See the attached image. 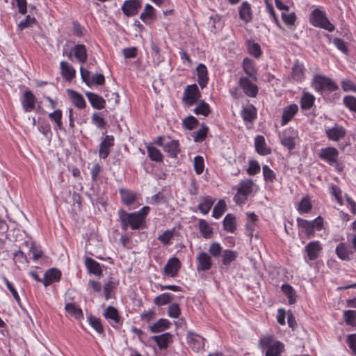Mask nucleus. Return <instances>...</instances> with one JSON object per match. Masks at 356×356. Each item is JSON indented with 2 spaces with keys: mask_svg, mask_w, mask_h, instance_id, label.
Returning <instances> with one entry per match:
<instances>
[{
  "mask_svg": "<svg viewBox=\"0 0 356 356\" xmlns=\"http://www.w3.org/2000/svg\"><path fill=\"white\" fill-rule=\"evenodd\" d=\"M259 347L265 356H282L285 350L284 343L275 339L273 335L261 337Z\"/></svg>",
  "mask_w": 356,
  "mask_h": 356,
  "instance_id": "nucleus-1",
  "label": "nucleus"
},
{
  "mask_svg": "<svg viewBox=\"0 0 356 356\" xmlns=\"http://www.w3.org/2000/svg\"><path fill=\"white\" fill-rule=\"evenodd\" d=\"M118 216L121 222V227L124 231L127 230L129 227L133 230L139 229L144 224L138 213H127L122 209L118 211Z\"/></svg>",
  "mask_w": 356,
  "mask_h": 356,
  "instance_id": "nucleus-2",
  "label": "nucleus"
},
{
  "mask_svg": "<svg viewBox=\"0 0 356 356\" xmlns=\"http://www.w3.org/2000/svg\"><path fill=\"white\" fill-rule=\"evenodd\" d=\"M155 143L162 147L163 150L168 153L171 158H176L180 153L179 143L177 140H171L168 136H158L155 140Z\"/></svg>",
  "mask_w": 356,
  "mask_h": 356,
  "instance_id": "nucleus-3",
  "label": "nucleus"
},
{
  "mask_svg": "<svg viewBox=\"0 0 356 356\" xmlns=\"http://www.w3.org/2000/svg\"><path fill=\"white\" fill-rule=\"evenodd\" d=\"M310 23L316 26L332 32L334 30V26L330 22L325 13L318 8L314 9L311 13Z\"/></svg>",
  "mask_w": 356,
  "mask_h": 356,
  "instance_id": "nucleus-4",
  "label": "nucleus"
},
{
  "mask_svg": "<svg viewBox=\"0 0 356 356\" xmlns=\"http://www.w3.org/2000/svg\"><path fill=\"white\" fill-rule=\"evenodd\" d=\"M312 86L318 92L328 91L332 92L339 88L337 83L330 78L322 75H316L314 77Z\"/></svg>",
  "mask_w": 356,
  "mask_h": 356,
  "instance_id": "nucleus-5",
  "label": "nucleus"
},
{
  "mask_svg": "<svg viewBox=\"0 0 356 356\" xmlns=\"http://www.w3.org/2000/svg\"><path fill=\"white\" fill-rule=\"evenodd\" d=\"M80 73L83 81L88 86H91L94 84L102 86L105 83V77L102 74L96 73L90 76V72L82 66L80 67Z\"/></svg>",
  "mask_w": 356,
  "mask_h": 356,
  "instance_id": "nucleus-6",
  "label": "nucleus"
},
{
  "mask_svg": "<svg viewBox=\"0 0 356 356\" xmlns=\"http://www.w3.org/2000/svg\"><path fill=\"white\" fill-rule=\"evenodd\" d=\"M201 94L196 84L188 86L184 92L182 100L188 105H193L200 97Z\"/></svg>",
  "mask_w": 356,
  "mask_h": 356,
  "instance_id": "nucleus-7",
  "label": "nucleus"
},
{
  "mask_svg": "<svg viewBox=\"0 0 356 356\" xmlns=\"http://www.w3.org/2000/svg\"><path fill=\"white\" fill-rule=\"evenodd\" d=\"M338 156L339 151L335 147H332L322 148L318 153V157L330 165H333L337 163Z\"/></svg>",
  "mask_w": 356,
  "mask_h": 356,
  "instance_id": "nucleus-8",
  "label": "nucleus"
},
{
  "mask_svg": "<svg viewBox=\"0 0 356 356\" xmlns=\"http://www.w3.org/2000/svg\"><path fill=\"white\" fill-rule=\"evenodd\" d=\"M114 137L111 135H106L99 145V156L101 159H106L111 152V149L114 146Z\"/></svg>",
  "mask_w": 356,
  "mask_h": 356,
  "instance_id": "nucleus-9",
  "label": "nucleus"
},
{
  "mask_svg": "<svg viewBox=\"0 0 356 356\" xmlns=\"http://www.w3.org/2000/svg\"><path fill=\"white\" fill-rule=\"evenodd\" d=\"M141 6V0H127L122 6V10L127 17H131L138 14Z\"/></svg>",
  "mask_w": 356,
  "mask_h": 356,
  "instance_id": "nucleus-10",
  "label": "nucleus"
},
{
  "mask_svg": "<svg viewBox=\"0 0 356 356\" xmlns=\"http://www.w3.org/2000/svg\"><path fill=\"white\" fill-rule=\"evenodd\" d=\"M181 262L177 257L170 258L166 263L163 268V275L165 276L175 277L177 275L181 268Z\"/></svg>",
  "mask_w": 356,
  "mask_h": 356,
  "instance_id": "nucleus-11",
  "label": "nucleus"
},
{
  "mask_svg": "<svg viewBox=\"0 0 356 356\" xmlns=\"http://www.w3.org/2000/svg\"><path fill=\"white\" fill-rule=\"evenodd\" d=\"M204 338L195 332H188L187 333L188 344L195 352H198L204 348Z\"/></svg>",
  "mask_w": 356,
  "mask_h": 356,
  "instance_id": "nucleus-12",
  "label": "nucleus"
},
{
  "mask_svg": "<svg viewBox=\"0 0 356 356\" xmlns=\"http://www.w3.org/2000/svg\"><path fill=\"white\" fill-rule=\"evenodd\" d=\"M197 261V270L198 272L200 271H207L210 270L212 267V261L211 256L205 252H200L196 257Z\"/></svg>",
  "mask_w": 356,
  "mask_h": 356,
  "instance_id": "nucleus-13",
  "label": "nucleus"
},
{
  "mask_svg": "<svg viewBox=\"0 0 356 356\" xmlns=\"http://www.w3.org/2000/svg\"><path fill=\"white\" fill-rule=\"evenodd\" d=\"M335 252L337 257L342 261H350L354 256L352 248L342 242L337 245Z\"/></svg>",
  "mask_w": 356,
  "mask_h": 356,
  "instance_id": "nucleus-14",
  "label": "nucleus"
},
{
  "mask_svg": "<svg viewBox=\"0 0 356 356\" xmlns=\"http://www.w3.org/2000/svg\"><path fill=\"white\" fill-rule=\"evenodd\" d=\"M239 85L244 93L250 97H255L258 93V87L252 83L247 77H241L239 79Z\"/></svg>",
  "mask_w": 356,
  "mask_h": 356,
  "instance_id": "nucleus-15",
  "label": "nucleus"
},
{
  "mask_svg": "<svg viewBox=\"0 0 356 356\" xmlns=\"http://www.w3.org/2000/svg\"><path fill=\"white\" fill-rule=\"evenodd\" d=\"M321 250V245L318 241H311L305 247V252L311 261H314L318 257Z\"/></svg>",
  "mask_w": 356,
  "mask_h": 356,
  "instance_id": "nucleus-16",
  "label": "nucleus"
},
{
  "mask_svg": "<svg viewBox=\"0 0 356 356\" xmlns=\"http://www.w3.org/2000/svg\"><path fill=\"white\" fill-rule=\"evenodd\" d=\"M325 134L329 140L339 141L344 138L346 131L342 126L335 124L334 127L326 129Z\"/></svg>",
  "mask_w": 356,
  "mask_h": 356,
  "instance_id": "nucleus-17",
  "label": "nucleus"
},
{
  "mask_svg": "<svg viewBox=\"0 0 356 356\" xmlns=\"http://www.w3.org/2000/svg\"><path fill=\"white\" fill-rule=\"evenodd\" d=\"M61 277V272L57 268H53L49 269L44 275L42 283L44 286H47L54 282H59Z\"/></svg>",
  "mask_w": 356,
  "mask_h": 356,
  "instance_id": "nucleus-18",
  "label": "nucleus"
},
{
  "mask_svg": "<svg viewBox=\"0 0 356 356\" xmlns=\"http://www.w3.org/2000/svg\"><path fill=\"white\" fill-rule=\"evenodd\" d=\"M159 346V349H166L169 344L172 342V334L170 332H165L160 335H154L151 337Z\"/></svg>",
  "mask_w": 356,
  "mask_h": 356,
  "instance_id": "nucleus-19",
  "label": "nucleus"
},
{
  "mask_svg": "<svg viewBox=\"0 0 356 356\" xmlns=\"http://www.w3.org/2000/svg\"><path fill=\"white\" fill-rule=\"evenodd\" d=\"M119 193L122 202L127 206L134 204L137 200V194L133 191L122 188L119 189Z\"/></svg>",
  "mask_w": 356,
  "mask_h": 356,
  "instance_id": "nucleus-20",
  "label": "nucleus"
},
{
  "mask_svg": "<svg viewBox=\"0 0 356 356\" xmlns=\"http://www.w3.org/2000/svg\"><path fill=\"white\" fill-rule=\"evenodd\" d=\"M86 96L94 108L100 110L105 108L106 101L102 97L92 92H86Z\"/></svg>",
  "mask_w": 356,
  "mask_h": 356,
  "instance_id": "nucleus-21",
  "label": "nucleus"
},
{
  "mask_svg": "<svg viewBox=\"0 0 356 356\" xmlns=\"http://www.w3.org/2000/svg\"><path fill=\"white\" fill-rule=\"evenodd\" d=\"M103 316L106 319L110 320L115 324H122L123 321L120 316L118 309L113 306H108L104 310Z\"/></svg>",
  "mask_w": 356,
  "mask_h": 356,
  "instance_id": "nucleus-22",
  "label": "nucleus"
},
{
  "mask_svg": "<svg viewBox=\"0 0 356 356\" xmlns=\"http://www.w3.org/2000/svg\"><path fill=\"white\" fill-rule=\"evenodd\" d=\"M254 147L257 152L262 156L271 153L270 148L267 147L265 138L261 135H258L254 138Z\"/></svg>",
  "mask_w": 356,
  "mask_h": 356,
  "instance_id": "nucleus-23",
  "label": "nucleus"
},
{
  "mask_svg": "<svg viewBox=\"0 0 356 356\" xmlns=\"http://www.w3.org/2000/svg\"><path fill=\"white\" fill-rule=\"evenodd\" d=\"M298 111V106L297 104H293L285 107L283 110L282 116L281 125L284 126L297 113Z\"/></svg>",
  "mask_w": 356,
  "mask_h": 356,
  "instance_id": "nucleus-24",
  "label": "nucleus"
},
{
  "mask_svg": "<svg viewBox=\"0 0 356 356\" xmlns=\"http://www.w3.org/2000/svg\"><path fill=\"white\" fill-rule=\"evenodd\" d=\"M35 97L30 90H26L24 93L22 104L26 112H30L35 108Z\"/></svg>",
  "mask_w": 356,
  "mask_h": 356,
  "instance_id": "nucleus-25",
  "label": "nucleus"
},
{
  "mask_svg": "<svg viewBox=\"0 0 356 356\" xmlns=\"http://www.w3.org/2000/svg\"><path fill=\"white\" fill-rule=\"evenodd\" d=\"M60 68L62 76L67 81H70L75 77L76 71L67 62L61 61L60 63Z\"/></svg>",
  "mask_w": 356,
  "mask_h": 356,
  "instance_id": "nucleus-26",
  "label": "nucleus"
},
{
  "mask_svg": "<svg viewBox=\"0 0 356 356\" xmlns=\"http://www.w3.org/2000/svg\"><path fill=\"white\" fill-rule=\"evenodd\" d=\"M196 71L197 74V82L201 88H204L209 81L207 68L205 65L200 63L197 65Z\"/></svg>",
  "mask_w": 356,
  "mask_h": 356,
  "instance_id": "nucleus-27",
  "label": "nucleus"
},
{
  "mask_svg": "<svg viewBox=\"0 0 356 356\" xmlns=\"http://www.w3.org/2000/svg\"><path fill=\"white\" fill-rule=\"evenodd\" d=\"M140 19L145 24H149L156 19L154 8L150 4H146Z\"/></svg>",
  "mask_w": 356,
  "mask_h": 356,
  "instance_id": "nucleus-28",
  "label": "nucleus"
},
{
  "mask_svg": "<svg viewBox=\"0 0 356 356\" xmlns=\"http://www.w3.org/2000/svg\"><path fill=\"white\" fill-rule=\"evenodd\" d=\"M76 59L81 63H86L88 59L87 49L84 44H76L72 50Z\"/></svg>",
  "mask_w": 356,
  "mask_h": 356,
  "instance_id": "nucleus-29",
  "label": "nucleus"
},
{
  "mask_svg": "<svg viewBox=\"0 0 356 356\" xmlns=\"http://www.w3.org/2000/svg\"><path fill=\"white\" fill-rule=\"evenodd\" d=\"M243 69L250 78L254 81L257 80V69L254 66V62L251 59L248 58L243 59Z\"/></svg>",
  "mask_w": 356,
  "mask_h": 356,
  "instance_id": "nucleus-30",
  "label": "nucleus"
},
{
  "mask_svg": "<svg viewBox=\"0 0 356 356\" xmlns=\"http://www.w3.org/2000/svg\"><path fill=\"white\" fill-rule=\"evenodd\" d=\"M241 114L244 122L252 123L257 118V109L253 105H250L243 108Z\"/></svg>",
  "mask_w": 356,
  "mask_h": 356,
  "instance_id": "nucleus-31",
  "label": "nucleus"
},
{
  "mask_svg": "<svg viewBox=\"0 0 356 356\" xmlns=\"http://www.w3.org/2000/svg\"><path fill=\"white\" fill-rule=\"evenodd\" d=\"M67 93L76 107L79 109L86 108V103L82 95L72 90H67Z\"/></svg>",
  "mask_w": 356,
  "mask_h": 356,
  "instance_id": "nucleus-32",
  "label": "nucleus"
},
{
  "mask_svg": "<svg viewBox=\"0 0 356 356\" xmlns=\"http://www.w3.org/2000/svg\"><path fill=\"white\" fill-rule=\"evenodd\" d=\"M170 322L168 319L160 318L153 325L149 326V330L152 333H159L168 330L170 327Z\"/></svg>",
  "mask_w": 356,
  "mask_h": 356,
  "instance_id": "nucleus-33",
  "label": "nucleus"
},
{
  "mask_svg": "<svg viewBox=\"0 0 356 356\" xmlns=\"http://www.w3.org/2000/svg\"><path fill=\"white\" fill-rule=\"evenodd\" d=\"M239 17L245 23L252 20V11L250 5L248 2H243L239 7Z\"/></svg>",
  "mask_w": 356,
  "mask_h": 356,
  "instance_id": "nucleus-34",
  "label": "nucleus"
},
{
  "mask_svg": "<svg viewBox=\"0 0 356 356\" xmlns=\"http://www.w3.org/2000/svg\"><path fill=\"white\" fill-rule=\"evenodd\" d=\"M85 264L90 273L95 275H100L102 273L100 264L93 259L86 257L85 260Z\"/></svg>",
  "mask_w": 356,
  "mask_h": 356,
  "instance_id": "nucleus-35",
  "label": "nucleus"
},
{
  "mask_svg": "<svg viewBox=\"0 0 356 356\" xmlns=\"http://www.w3.org/2000/svg\"><path fill=\"white\" fill-rule=\"evenodd\" d=\"M238 257V253L232 250L226 249L222 254V264L229 266L232 262L234 261Z\"/></svg>",
  "mask_w": 356,
  "mask_h": 356,
  "instance_id": "nucleus-36",
  "label": "nucleus"
},
{
  "mask_svg": "<svg viewBox=\"0 0 356 356\" xmlns=\"http://www.w3.org/2000/svg\"><path fill=\"white\" fill-rule=\"evenodd\" d=\"M63 113L60 109L55 110L54 112L50 113L48 115L49 118L56 124L55 129L63 130V124L62 122Z\"/></svg>",
  "mask_w": 356,
  "mask_h": 356,
  "instance_id": "nucleus-37",
  "label": "nucleus"
},
{
  "mask_svg": "<svg viewBox=\"0 0 356 356\" xmlns=\"http://www.w3.org/2000/svg\"><path fill=\"white\" fill-rule=\"evenodd\" d=\"M215 200L210 196L203 197L198 205V209L202 214H207L214 204Z\"/></svg>",
  "mask_w": 356,
  "mask_h": 356,
  "instance_id": "nucleus-38",
  "label": "nucleus"
},
{
  "mask_svg": "<svg viewBox=\"0 0 356 356\" xmlns=\"http://www.w3.org/2000/svg\"><path fill=\"white\" fill-rule=\"evenodd\" d=\"M223 227L227 232H234L236 229V218L232 214L228 213L226 215L223 220Z\"/></svg>",
  "mask_w": 356,
  "mask_h": 356,
  "instance_id": "nucleus-39",
  "label": "nucleus"
},
{
  "mask_svg": "<svg viewBox=\"0 0 356 356\" xmlns=\"http://www.w3.org/2000/svg\"><path fill=\"white\" fill-rule=\"evenodd\" d=\"M282 291L288 298L289 303L293 305L296 302V293L289 284H284L281 286Z\"/></svg>",
  "mask_w": 356,
  "mask_h": 356,
  "instance_id": "nucleus-40",
  "label": "nucleus"
},
{
  "mask_svg": "<svg viewBox=\"0 0 356 356\" xmlns=\"http://www.w3.org/2000/svg\"><path fill=\"white\" fill-rule=\"evenodd\" d=\"M174 299V295L170 293H164L154 299V303L159 306H163L170 304Z\"/></svg>",
  "mask_w": 356,
  "mask_h": 356,
  "instance_id": "nucleus-41",
  "label": "nucleus"
},
{
  "mask_svg": "<svg viewBox=\"0 0 356 356\" xmlns=\"http://www.w3.org/2000/svg\"><path fill=\"white\" fill-rule=\"evenodd\" d=\"M297 224L298 227L305 233L307 237L311 238L314 236L313 229H312L310 225V221L305 220L301 218H298Z\"/></svg>",
  "mask_w": 356,
  "mask_h": 356,
  "instance_id": "nucleus-42",
  "label": "nucleus"
},
{
  "mask_svg": "<svg viewBox=\"0 0 356 356\" xmlns=\"http://www.w3.org/2000/svg\"><path fill=\"white\" fill-rule=\"evenodd\" d=\"M66 312L76 319L83 318V314L81 309L73 303H67L65 307Z\"/></svg>",
  "mask_w": 356,
  "mask_h": 356,
  "instance_id": "nucleus-43",
  "label": "nucleus"
},
{
  "mask_svg": "<svg viewBox=\"0 0 356 356\" xmlns=\"http://www.w3.org/2000/svg\"><path fill=\"white\" fill-rule=\"evenodd\" d=\"M198 227L202 236L205 238H211L213 233V228H211L208 222L203 219L199 220Z\"/></svg>",
  "mask_w": 356,
  "mask_h": 356,
  "instance_id": "nucleus-44",
  "label": "nucleus"
},
{
  "mask_svg": "<svg viewBox=\"0 0 356 356\" xmlns=\"http://www.w3.org/2000/svg\"><path fill=\"white\" fill-rule=\"evenodd\" d=\"M305 68L302 64L296 63L292 69V77L296 81L300 82L304 79Z\"/></svg>",
  "mask_w": 356,
  "mask_h": 356,
  "instance_id": "nucleus-45",
  "label": "nucleus"
},
{
  "mask_svg": "<svg viewBox=\"0 0 356 356\" xmlns=\"http://www.w3.org/2000/svg\"><path fill=\"white\" fill-rule=\"evenodd\" d=\"M147 151L148 156L152 161L156 162H161L163 161V156L157 148L148 145L147 146Z\"/></svg>",
  "mask_w": 356,
  "mask_h": 356,
  "instance_id": "nucleus-46",
  "label": "nucleus"
},
{
  "mask_svg": "<svg viewBox=\"0 0 356 356\" xmlns=\"http://www.w3.org/2000/svg\"><path fill=\"white\" fill-rule=\"evenodd\" d=\"M92 123L94 124L99 129H105L106 128V121L104 118L101 113H94L91 117Z\"/></svg>",
  "mask_w": 356,
  "mask_h": 356,
  "instance_id": "nucleus-47",
  "label": "nucleus"
},
{
  "mask_svg": "<svg viewBox=\"0 0 356 356\" xmlns=\"http://www.w3.org/2000/svg\"><path fill=\"white\" fill-rule=\"evenodd\" d=\"M315 98L314 97L309 93L306 92L303 95L302 97L301 98V108L303 110H309L310 109L312 106L314 105Z\"/></svg>",
  "mask_w": 356,
  "mask_h": 356,
  "instance_id": "nucleus-48",
  "label": "nucleus"
},
{
  "mask_svg": "<svg viewBox=\"0 0 356 356\" xmlns=\"http://www.w3.org/2000/svg\"><path fill=\"white\" fill-rule=\"evenodd\" d=\"M343 105L351 112L356 113V97L353 95H346L343 98Z\"/></svg>",
  "mask_w": 356,
  "mask_h": 356,
  "instance_id": "nucleus-49",
  "label": "nucleus"
},
{
  "mask_svg": "<svg viewBox=\"0 0 356 356\" xmlns=\"http://www.w3.org/2000/svg\"><path fill=\"white\" fill-rule=\"evenodd\" d=\"M193 112L196 115H202L204 116H208L211 113L209 105L205 102H201L197 106H196Z\"/></svg>",
  "mask_w": 356,
  "mask_h": 356,
  "instance_id": "nucleus-50",
  "label": "nucleus"
},
{
  "mask_svg": "<svg viewBox=\"0 0 356 356\" xmlns=\"http://www.w3.org/2000/svg\"><path fill=\"white\" fill-rule=\"evenodd\" d=\"M226 210V204L223 200L218 201L217 204L214 207L212 216L215 218H220Z\"/></svg>",
  "mask_w": 356,
  "mask_h": 356,
  "instance_id": "nucleus-51",
  "label": "nucleus"
},
{
  "mask_svg": "<svg viewBox=\"0 0 356 356\" xmlns=\"http://www.w3.org/2000/svg\"><path fill=\"white\" fill-rule=\"evenodd\" d=\"M88 320L89 324L97 333L102 334L104 332V327L100 318L90 316L88 317Z\"/></svg>",
  "mask_w": 356,
  "mask_h": 356,
  "instance_id": "nucleus-52",
  "label": "nucleus"
},
{
  "mask_svg": "<svg viewBox=\"0 0 356 356\" xmlns=\"http://www.w3.org/2000/svg\"><path fill=\"white\" fill-rule=\"evenodd\" d=\"M263 176L265 181L273 183L276 179L275 172L267 165H264L262 168Z\"/></svg>",
  "mask_w": 356,
  "mask_h": 356,
  "instance_id": "nucleus-53",
  "label": "nucleus"
},
{
  "mask_svg": "<svg viewBox=\"0 0 356 356\" xmlns=\"http://www.w3.org/2000/svg\"><path fill=\"white\" fill-rule=\"evenodd\" d=\"M253 182L251 179L241 182L238 191L248 196L252 191Z\"/></svg>",
  "mask_w": 356,
  "mask_h": 356,
  "instance_id": "nucleus-54",
  "label": "nucleus"
},
{
  "mask_svg": "<svg viewBox=\"0 0 356 356\" xmlns=\"http://www.w3.org/2000/svg\"><path fill=\"white\" fill-rule=\"evenodd\" d=\"M343 318L346 324L353 326L355 325L356 310H346L343 312Z\"/></svg>",
  "mask_w": 356,
  "mask_h": 356,
  "instance_id": "nucleus-55",
  "label": "nucleus"
},
{
  "mask_svg": "<svg viewBox=\"0 0 356 356\" xmlns=\"http://www.w3.org/2000/svg\"><path fill=\"white\" fill-rule=\"evenodd\" d=\"M312 204L307 197H303L299 203L298 210L300 213H308L312 210Z\"/></svg>",
  "mask_w": 356,
  "mask_h": 356,
  "instance_id": "nucleus-56",
  "label": "nucleus"
},
{
  "mask_svg": "<svg viewBox=\"0 0 356 356\" xmlns=\"http://www.w3.org/2000/svg\"><path fill=\"white\" fill-rule=\"evenodd\" d=\"M152 56L157 64L164 60V58L161 54L159 47L154 42L151 43Z\"/></svg>",
  "mask_w": 356,
  "mask_h": 356,
  "instance_id": "nucleus-57",
  "label": "nucleus"
},
{
  "mask_svg": "<svg viewBox=\"0 0 356 356\" xmlns=\"http://www.w3.org/2000/svg\"><path fill=\"white\" fill-rule=\"evenodd\" d=\"M210 256L214 258L219 257L223 252V250L220 243L217 242L212 243L209 248Z\"/></svg>",
  "mask_w": 356,
  "mask_h": 356,
  "instance_id": "nucleus-58",
  "label": "nucleus"
},
{
  "mask_svg": "<svg viewBox=\"0 0 356 356\" xmlns=\"http://www.w3.org/2000/svg\"><path fill=\"white\" fill-rule=\"evenodd\" d=\"M198 120L193 115H189L183 120V126L188 130H193L198 125Z\"/></svg>",
  "mask_w": 356,
  "mask_h": 356,
  "instance_id": "nucleus-59",
  "label": "nucleus"
},
{
  "mask_svg": "<svg viewBox=\"0 0 356 356\" xmlns=\"http://www.w3.org/2000/svg\"><path fill=\"white\" fill-rule=\"evenodd\" d=\"M208 131V127L203 124L202 127L195 132L194 141L197 143L202 142L206 138Z\"/></svg>",
  "mask_w": 356,
  "mask_h": 356,
  "instance_id": "nucleus-60",
  "label": "nucleus"
},
{
  "mask_svg": "<svg viewBox=\"0 0 356 356\" xmlns=\"http://www.w3.org/2000/svg\"><path fill=\"white\" fill-rule=\"evenodd\" d=\"M204 168V161L202 156L197 155L194 158V170L197 175H201Z\"/></svg>",
  "mask_w": 356,
  "mask_h": 356,
  "instance_id": "nucleus-61",
  "label": "nucleus"
},
{
  "mask_svg": "<svg viewBox=\"0 0 356 356\" xmlns=\"http://www.w3.org/2000/svg\"><path fill=\"white\" fill-rule=\"evenodd\" d=\"M261 170V167L258 161L255 160H250L248 163V168L247 172L249 175H255Z\"/></svg>",
  "mask_w": 356,
  "mask_h": 356,
  "instance_id": "nucleus-62",
  "label": "nucleus"
},
{
  "mask_svg": "<svg viewBox=\"0 0 356 356\" xmlns=\"http://www.w3.org/2000/svg\"><path fill=\"white\" fill-rule=\"evenodd\" d=\"M248 51L251 55L257 58L260 57L262 53L260 45L254 42L249 43Z\"/></svg>",
  "mask_w": 356,
  "mask_h": 356,
  "instance_id": "nucleus-63",
  "label": "nucleus"
},
{
  "mask_svg": "<svg viewBox=\"0 0 356 356\" xmlns=\"http://www.w3.org/2000/svg\"><path fill=\"white\" fill-rule=\"evenodd\" d=\"M346 342L352 353L356 355V334L348 335Z\"/></svg>",
  "mask_w": 356,
  "mask_h": 356,
  "instance_id": "nucleus-64",
  "label": "nucleus"
}]
</instances>
